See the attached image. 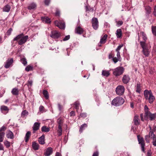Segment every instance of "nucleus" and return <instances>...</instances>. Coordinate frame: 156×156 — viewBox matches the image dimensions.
<instances>
[{
  "mask_svg": "<svg viewBox=\"0 0 156 156\" xmlns=\"http://www.w3.org/2000/svg\"><path fill=\"white\" fill-rule=\"evenodd\" d=\"M140 44L143 49L142 52L143 54L145 56H148L150 52L149 49L151 48V47L148 46L146 42L143 41H140Z\"/></svg>",
  "mask_w": 156,
  "mask_h": 156,
  "instance_id": "nucleus-1",
  "label": "nucleus"
},
{
  "mask_svg": "<svg viewBox=\"0 0 156 156\" xmlns=\"http://www.w3.org/2000/svg\"><path fill=\"white\" fill-rule=\"evenodd\" d=\"M28 112L26 110L22 111L21 114V116L22 117H24L26 115H28Z\"/></svg>",
  "mask_w": 156,
  "mask_h": 156,
  "instance_id": "nucleus-40",
  "label": "nucleus"
},
{
  "mask_svg": "<svg viewBox=\"0 0 156 156\" xmlns=\"http://www.w3.org/2000/svg\"><path fill=\"white\" fill-rule=\"evenodd\" d=\"M122 31L121 29H118L116 30V35L117 37L120 38L122 36Z\"/></svg>",
  "mask_w": 156,
  "mask_h": 156,
  "instance_id": "nucleus-27",
  "label": "nucleus"
},
{
  "mask_svg": "<svg viewBox=\"0 0 156 156\" xmlns=\"http://www.w3.org/2000/svg\"><path fill=\"white\" fill-rule=\"evenodd\" d=\"M52 148L51 147H48L46 150L44 155L46 156H49L52 154Z\"/></svg>",
  "mask_w": 156,
  "mask_h": 156,
  "instance_id": "nucleus-13",
  "label": "nucleus"
},
{
  "mask_svg": "<svg viewBox=\"0 0 156 156\" xmlns=\"http://www.w3.org/2000/svg\"><path fill=\"white\" fill-rule=\"evenodd\" d=\"M44 107L41 105L39 107V111L41 112L43 111L44 109Z\"/></svg>",
  "mask_w": 156,
  "mask_h": 156,
  "instance_id": "nucleus-58",
  "label": "nucleus"
},
{
  "mask_svg": "<svg viewBox=\"0 0 156 156\" xmlns=\"http://www.w3.org/2000/svg\"><path fill=\"white\" fill-rule=\"evenodd\" d=\"M140 84H138L137 85V88L136 90V91L137 92H140Z\"/></svg>",
  "mask_w": 156,
  "mask_h": 156,
  "instance_id": "nucleus-46",
  "label": "nucleus"
},
{
  "mask_svg": "<svg viewBox=\"0 0 156 156\" xmlns=\"http://www.w3.org/2000/svg\"><path fill=\"white\" fill-rule=\"evenodd\" d=\"M12 30V29L11 28L9 29L7 32V34L8 35H10L11 34Z\"/></svg>",
  "mask_w": 156,
  "mask_h": 156,
  "instance_id": "nucleus-56",
  "label": "nucleus"
},
{
  "mask_svg": "<svg viewBox=\"0 0 156 156\" xmlns=\"http://www.w3.org/2000/svg\"><path fill=\"white\" fill-rule=\"evenodd\" d=\"M32 147L33 149L35 150H37L39 149L38 144L35 142H32Z\"/></svg>",
  "mask_w": 156,
  "mask_h": 156,
  "instance_id": "nucleus-24",
  "label": "nucleus"
},
{
  "mask_svg": "<svg viewBox=\"0 0 156 156\" xmlns=\"http://www.w3.org/2000/svg\"><path fill=\"white\" fill-rule=\"evenodd\" d=\"M45 136L44 135L39 137L38 139V141L40 144L43 145L45 144Z\"/></svg>",
  "mask_w": 156,
  "mask_h": 156,
  "instance_id": "nucleus-18",
  "label": "nucleus"
},
{
  "mask_svg": "<svg viewBox=\"0 0 156 156\" xmlns=\"http://www.w3.org/2000/svg\"><path fill=\"white\" fill-rule=\"evenodd\" d=\"M10 9V7L9 5H5L3 8V11L6 12H9Z\"/></svg>",
  "mask_w": 156,
  "mask_h": 156,
  "instance_id": "nucleus-33",
  "label": "nucleus"
},
{
  "mask_svg": "<svg viewBox=\"0 0 156 156\" xmlns=\"http://www.w3.org/2000/svg\"><path fill=\"white\" fill-rule=\"evenodd\" d=\"M41 130L42 132H48L50 131V128L46 126H44L41 127Z\"/></svg>",
  "mask_w": 156,
  "mask_h": 156,
  "instance_id": "nucleus-28",
  "label": "nucleus"
},
{
  "mask_svg": "<svg viewBox=\"0 0 156 156\" xmlns=\"http://www.w3.org/2000/svg\"><path fill=\"white\" fill-rule=\"evenodd\" d=\"M112 60L115 63H116L119 61L118 58H117L116 57L113 58Z\"/></svg>",
  "mask_w": 156,
  "mask_h": 156,
  "instance_id": "nucleus-54",
  "label": "nucleus"
},
{
  "mask_svg": "<svg viewBox=\"0 0 156 156\" xmlns=\"http://www.w3.org/2000/svg\"><path fill=\"white\" fill-rule=\"evenodd\" d=\"M70 36L69 35L66 36L63 39V41H67L70 38Z\"/></svg>",
  "mask_w": 156,
  "mask_h": 156,
  "instance_id": "nucleus-48",
  "label": "nucleus"
},
{
  "mask_svg": "<svg viewBox=\"0 0 156 156\" xmlns=\"http://www.w3.org/2000/svg\"><path fill=\"white\" fill-rule=\"evenodd\" d=\"M28 38V36H24L23 34L17 36L13 39V41H18V43L20 45H22L25 43Z\"/></svg>",
  "mask_w": 156,
  "mask_h": 156,
  "instance_id": "nucleus-2",
  "label": "nucleus"
},
{
  "mask_svg": "<svg viewBox=\"0 0 156 156\" xmlns=\"http://www.w3.org/2000/svg\"><path fill=\"white\" fill-rule=\"evenodd\" d=\"M139 144L140 145L142 151L143 152L144 151L145 142L144 138L141 137L140 135H138L137 136Z\"/></svg>",
  "mask_w": 156,
  "mask_h": 156,
  "instance_id": "nucleus-8",
  "label": "nucleus"
},
{
  "mask_svg": "<svg viewBox=\"0 0 156 156\" xmlns=\"http://www.w3.org/2000/svg\"><path fill=\"white\" fill-rule=\"evenodd\" d=\"M40 123L39 122H35L33 126V129L34 131V133H35V131L39 129L40 126Z\"/></svg>",
  "mask_w": 156,
  "mask_h": 156,
  "instance_id": "nucleus-16",
  "label": "nucleus"
},
{
  "mask_svg": "<svg viewBox=\"0 0 156 156\" xmlns=\"http://www.w3.org/2000/svg\"><path fill=\"white\" fill-rule=\"evenodd\" d=\"M87 115V114L85 113H81L80 115V116L83 118L86 117Z\"/></svg>",
  "mask_w": 156,
  "mask_h": 156,
  "instance_id": "nucleus-49",
  "label": "nucleus"
},
{
  "mask_svg": "<svg viewBox=\"0 0 156 156\" xmlns=\"http://www.w3.org/2000/svg\"><path fill=\"white\" fill-rule=\"evenodd\" d=\"M117 52V58H118V60L119 61H121V56L120 55V53L119 51H116Z\"/></svg>",
  "mask_w": 156,
  "mask_h": 156,
  "instance_id": "nucleus-47",
  "label": "nucleus"
},
{
  "mask_svg": "<svg viewBox=\"0 0 156 156\" xmlns=\"http://www.w3.org/2000/svg\"><path fill=\"white\" fill-rule=\"evenodd\" d=\"M92 156H98V151L94 152L93 153Z\"/></svg>",
  "mask_w": 156,
  "mask_h": 156,
  "instance_id": "nucleus-59",
  "label": "nucleus"
},
{
  "mask_svg": "<svg viewBox=\"0 0 156 156\" xmlns=\"http://www.w3.org/2000/svg\"><path fill=\"white\" fill-rule=\"evenodd\" d=\"M6 136L8 138L13 139L14 138V136L12 132L10 130H8L6 133Z\"/></svg>",
  "mask_w": 156,
  "mask_h": 156,
  "instance_id": "nucleus-17",
  "label": "nucleus"
},
{
  "mask_svg": "<svg viewBox=\"0 0 156 156\" xmlns=\"http://www.w3.org/2000/svg\"><path fill=\"white\" fill-rule=\"evenodd\" d=\"M43 94L45 98L47 99L49 98V95L48 92L46 90H44L43 91Z\"/></svg>",
  "mask_w": 156,
  "mask_h": 156,
  "instance_id": "nucleus-35",
  "label": "nucleus"
},
{
  "mask_svg": "<svg viewBox=\"0 0 156 156\" xmlns=\"http://www.w3.org/2000/svg\"><path fill=\"white\" fill-rule=\"evenodd\" d=\"M107 36V35L105 34L101 38L100 42L101 44H104L106 42Z\"/></svg>",
  "mask_w": 156,
  "mask_h": 156,
  "instance_id": "nucleus-21",
  "label": "nucleus"
},
{
  "mask_svg": "<svg viewBox=\"0 0 156 156\" xmlns=\"http://www.w3.org/2000/svg\"><path fill=\"white\" fill-rule=\"evenodd\" d=\"M57 122L58 124V129L57 132L58 133V135L60 136L62 134V126L63 123V120L62 118H60L57 120Z\"/></svg>",
  "mask_w": 156,
  "mask_h": 156,
  "instance_id": "nucleus-6",
  "label": "nucleus"
},
{
  "mask_svg": "<svg viewBox=\"0 0 156 156\" xmlns=\"http://www.w3.org/2000/svg\"><path fill=\"white\" fill-rule=\"evenodd\" d=\"M123 46L122 45H120L119 46L117 49H116V51H119V50L121 49V48Z\"/></svg>",
  "mask_w": 156,
  "mask_h": 156,
  "instance_id": "nucleus-50",
  "label": "nucleus"
},
{
  "mask_svg": "<svg viewBox=\"0 0 156 156\" xmlns=\"http://www.w3.org/2000/svg\"><path fill=\"white\" fill-rule=\"evenodd\" d=\"M83 30L80 27H79L76 29V32L79 34H81L83 33Z\"/></svg>",
  "mask_w": 156,
  "mask_h": 156,
  "instance_id": "nucleus-29",
  "label": "nucleus"
},
{
  "mask_svg": "<svg viewBox=\"0 0 156 156\" xmlns=\"http://www.w3.org/2000/svg\"><path fill=\"white\" fill-rule=\"evenodd\" d=\"M145 138V140L146 141V142L148 143H149V136L147 135L146 136Z\"/></svg>",
  "mask_w": 156,
  "mask_h": 156,
  "instance_id": "nucleus-51",
  "label": "nucleus"
},
{
  "mask_svg": "<svg viewBox=\"0 0 156 156\" xmlns=\"http://www.w3.org/2000/svg\"><path fill=\"white\" fill-rule=\"evenodd\" d=\"M155 100V98L153 95L150 98H148V99H147L148 100V101L149 103L150 104H152L153 103L154 100Z\"/></svg>",
  "mask_w": 156,
  "mask_h": 156,
  "instance_id": "nucleus-36",
  "label": "nucleus"
},
{
  "mask_svg": "<svg viewBox=\"0 0 156 156\" xmlns=\"http://www.w3.org/2000/svg\"><path fill=\"white\" fill-rule=\"evenodd\" d=\"M92 25L94 29L97 30L98 27V19L96 18H94L92 19Z\"/></svg>",
  "mask_w": 156,
  "mask_h": 156,
  "instance_id": "nucleus-9",
  "label": "nucleus"
},
{
  "mask_svg": "<svg viewBox=\"0 0 156 156\" xmlns=\"http://www.w3.org/2000/svg\"><path fill=\"white\" fill-rule=\"evenodd\" d=\"M5 133L4 132H0V142L3 141Z\"/></svg>",
  "mask_w": 156,
  "mask_h": 156,
  "instance_id": "nucleus-37",
  "label": "nucleus"
},
{
  "mask_svg": "<svg viewBox=\"0 0 156 156\" xmlns=\"http://www.w3.org/2000/svg\"><path fill=\"white\" fill-rule=\"evenodd\" d=\"M31 135V132L28 131L26 134V135L25 137V140L26 142H27L28 141Z\"/></svg>",
  "mask_w": 156,
  "mask_h": 156,
  "instance_id": "nucleus-23",
  "label": "nucleus"
},
{
  "mask_svg": "<svg viewBox=\"0 0 156 156\" xmlns=\"http://www.w3.org/2000/svg\"><path fill=\"white\" fill-rule=\"evenodd\" d=\"M146 13L147 14H149L151 12V8L149 6H147L145 7Z\"/></svg>",
  "mask_w": 156,
  "mask_h": 156,
  "instance_id": "nucleus-34",
  "label": "nucleus"
},
{
  "mask_svg": "<svg viewBox=\"0 0 156 156\" xmlns=\"http://www.w3.org/2000/svg\"><path fill=\"white\" fill-rule=\"evenodd\" d=\"M36 4L34 3H32L29 5L28 9L30 10H34L36 9Z\"/></svg>",
  "mask_w": 156,
  "mask_h": 156,
  "instance_id": "nucleus-20",
  "label": "nucleus"
},
{
  "mask_svg": "<svg viewBox=\"0 0 156 156\" xmlns=\"http://www.w3.org/2000/svg\"><path fill=\"white\" fill-rule=\"evenodd\" d=\"M124 102V100L123 98L120 97H117L112 100V104L115 106H118L122 105Z\"/></svg>",
  "mask_w": 156,
  "mask_h": 156,
  "instance_id": "nucleus-4",
  "label": "nucleus"
},
{
  "mask_svg": "<svg viewBox=\"0 0 156 156\" xmlns=\"http://www.w3.org/2000/svg\"><path fill=\"white\" fill-rule=\"evenodd\" d=\"M19 90L16 88H13L12 91L11 93L13 95H17L18 94Z\"/></svg>",
  "mask_w": 156,
  "mask_h": 156,
  "instance_id": "nucleus-22",
  "label": "nucleus"
},
{
  "mask_svg": "<svg viewBox=\"0 0 156 156\" xmlns=\"http://www.w3.org/2000/svg\"><path fill=\"white\" fill-rule=\"evenodd\" d=\"M116 23L117 26L119 27L122 25L123 24V22L122 21H116Z\"/></svg>",
  "mask_w": 156,
  "mask_h": 156,
  "instance_id": "nucleus-45",
  "label": "nucleus"
},
{
  "mask_svg": "<svg viewBox=\"0 0 156 156\" xmlns=\"http://www.w3.org/2000/svg\"><path fill=\"white\" fill-rule=\"evenodd\" d=\"M151 29L153 34L156 36V26H152Z\"/></svg>",
  "mask_w": 156,
  "mask_h": 156,
  "instance_id": "nucleus-42",
  "label": "nucleus"
},
{
  "mask_svg": "<svg viewBox=\"0 0 156 156\" xmlns=\"http://www.w3.org/2000/svg\"><path fill=\"white\" fill-rule=\"evenodd\" d=\"M140 35L144 41V42H145L147 40V37L146 34L144 32H141L140 33Z\"/></svg>",
  "mask_w": 156,
  "mask_h": 156,
  "instance_id": "nucleus-26",
  "label": "nucleus"
},
{
  "mask_svg": "<svg viewBox=\"0 0 156 156\" xmlns=\"http://www.w3.org/2000/svg\"><path fill=\"white\" fill-rule=\"evenodd\" d=\"M61 35L60 33L57 31L54 30L51 31L50 37L53 38H58Z\"/></svg>",
  "mask_w": 156,
  "mask_h": 156,
  "instance_id": "nucleus-11",
  "label": "nucleus"
},
{
  "mask_svg": "<svg viewBox=\"0 0 156 156\" xmlns=\"http://www.w3.org/2000/svg\"><path fill=\"white\" fill-rule=\"evenodd\" d=\"M149 127L150 128V133H149V137H151V138H154V137L155 135L153 133V132L152 131V128L150 126H149Z\"/></svg>",
  "mask_w": 156,
  "mask_h": 156,
  "instance_id": "nucleus-32",
  "label": "nucleus"
},
{
  "mask_svg": "<svg viewBox=\"0 0 156 156\" xmlns=\"http://www.w3.org/2000/svg\"><path fill=\"white\" fill-rule=\"evenodd\" d=\"M41 20L43 22H44L45 23H50L51 22L50 19L47 17H41Z\"/></svg>",
  "mask_w": 156,
  "mask_h": 156,
  "instance_id": "nucleus-25",
  "label": "nucleus"
},
{
  "mask_svg": "<svg viewBox=\"0 0 156 156\" xmlns=\"http://www.w3.org/2000/svg\"><path fill=\"white\" fill-rule=\"evenodd\" d=\"M125 90V88L122 85H119L116 89V93L119 95H122L124 92Z\"/></svg>",
  "mask_w": 156,
  "mask_h": 156,
  "instance_id": "nucleus-7",
  "label": "nucleus"
},
{
  "mask_svg": "<svg viewBox=\"0 0 156 156\" xmlns=\"http://www.w3.org/2000/svg\"><path fill=\"white\" fill-rule=\"evenodd\" d=\"M124 71V69L123 67L119 66L113 69V73L114 75L117 76L122 74Z\"/></svg>",
  "mask_w": 156,
  "mask_h": 156,
  "instance_id": "nucleus-5",
  "label": "nucleus"
},
{
  "mask_svg": "<svg viewBox=\"0 0 156 156\" xmlns=\"http://www.w3.org/2000/svg\"><path fill=\"white\" fill-rule=\"evenodd\" d=\"M33 67L30 65L28 66L25 69V70L27 72L30 71L32 70H33Z\"/></svg>",
  "mask_w": 156,
  "mask_h": 156,
  "instance_id": "nucleus-41",
  "label": "nucleus"
},
{
  "mask_svg": "<svg viewBox=\"0 0 156 156\" xmlns=\"http://www.w3.org/2000/svg\"><path fill=\"white\" fill-rule=\"evenodd\" d=\"M22 63L24 64V65H25L27 64V62L26 60V59L25 58H23L21 59Z\"/></svg>",
  "mask_w": 156,
  "mask_h": 156,
  "instance_id": "nucleus-43",
  "label": "nucleus"
},
{
  "mask_svg": "<svg viewBox=\"0 0 156 156\" xmlns=\"http://www.w3.org/2000/svg\"><path fill=\"white\" fill-rule=\"evenodd\" d=\"M154 10L153 14H154V15L155 16H156V6H155V7H154Z\"/></svg>",
  "mask_w": 156,
  "mask_h": 156,
  "instance_id": "nucleus-62",
  "label": "nucleus"
},
{
  "mask_svg": "<svg viewBox=\"0 0 156 156\" xmlns=\"http://www.w3.org/2000/svg\"><path fill=\"white\" fill-rule=\"evenodd\" d=\"M144 111L145 112V117L147 119H149L150 120H153L155 119L156 118V114H152L149 111V108L147 105L144 106Z\"/></svg>",
  "mask_w": 156,
  "mask_h": 156,
  "instance_id": "nucleus-3",
  "label": "nucleus"
},
{
  "mask_svg": "<svg viewBox=\"0 0 156 156\" xmlns=\"http://www.w3.org/2000/svg\"><path fill=\"white\" fill-rule=\"evenodd\" d=\"M55 156H62V155L59 152H57L55 154Z\"/></svg>",
  "mask_w": 156,
  "mask_h": 156,
  "instance_id": "nucleus-64",
  "label": "nucleus"
},
{
  "mask_svg": "<svg viewBox=\"0 0 156 156\" xmlns=\"http://www.w3.org/2000/svg\"><path fill=\"white\" fill-rule=\"evenodd\" d=\"M130 78L128 75H124L122 78V81L125 84H127L130 80Z\"/></svg>",
  "mask_w": 156,
  "mask_h": 156,
  "instance_id": "nucleus-14",
  "label": "nucleus"
},
{
  "mask_svg": "<svg viewBox=\"0 0 156 156\" xmlns=\"http://www.w3.org/2000/svg\"><path fill=\"white\" fill-rule=\"evenodd\" d=\"M4 147L2 144L0 143V150H3Z\"/></svg>",
  "mask_w": 156,
  "mask_h": 156,
  "instance_id": "nucleus-60",
  "label": "nucleus"
},
{
  "mask_svg": "<svg viewBox=\"0 0 156 156\" xmlns=\"http://www.w3.org/2000/svg\"><path fill=\"white\" fill-rule=\"evenodd\" d=\"M152 129L153 132L156 131V126H154L153 127Z\"/></svg>",
  "mask_w": 156,
  "mask_h": 156,
  "instance_id": "nucleus-63",
  "label": "nucleus"
},
{
  "mask_svg": "<svg viewBox=\"0 0 156 156\" xmlns=\"http://www.w3.org/2000/svg\"><path fill=\"white\" fill-rule=\"evenodd\" d=\"M32 81L31 80H29L28 82V86L29 87V86L31 87L32 85Z\"/></svg>",
  "mask_w": 156,
  "mask_h": 156,
  "instance_id": "nucleus-53",
  "label": "nucleus"
},
{
  "mask_svg": "<svg viewBox=\"0 0 156 156\" xmlns=\"http://www.w3.org/2000/svg\"><path fill=\"white\" fill-rule=\"evenodd\" d=\"M87 127V125L86 123H84V124L81 125L80 127V129L79 130V132L81 133L85 129V128H86Z\"/></svg>",
  "mask_w": 156,
  "mask_h": 156,
  "instance_id": "nucleus-30",
  "label": "nucleus"
},
{
  "mask_svg": "<svg viewBox=\"0 0 156 156\" xmlns=\"http://www.w3.org/2000/svg\"><path fill=\"white\" fill-rule=\"evenodd\" d=\"M5 129V126H2L0 129V132H4Z\"/></svg>",
  "mask_w": 156,
  "mask_h": 156,
  "instance_id": "nucleus-52",
  "label": "nucleus"
},
{
  "mask_svg": "<svg viewBox=\"0 0 156 156\" xmlns=\"http://www.w3.org/2000/svg\"><path fill=\"white\" fill-rule=\"evenodd\" d=\"M13 61L12 58L8 59L4 66L5 67L6 69L8 68L12 64Z\"/></svg>",
  "mask_w": 156,
  "mask_h": 156,
  "instance_id": "nucleus-15",
  "label": "nucleus"
},
{
  "mask_svg": "<svg viewBox=\"0 0 156 156\" xmlns=\"http://www.w3.org/2000/svg\"><path fill=\"white\" fill-rule=\"evenodd\" d=\"M133 121L134 124L136 125H138L140 123V119L139 116L137 115L135 116Z\"/></svg>",
  "mask_w": 156,
  "mask_h": 156,
  "instance_id": "nucleus-19",
  "label": "nucleus"
},
{
  "mask_svg": "<svg viewBox=\"0 0 156 156\" xmlns=\"http://www.w3.org/2000/svg\"><path fill=\"white\" fill-rule=\"evenodd\" d=\"M102 75L103 76L108 77L110 75V73L108 71L104 70L102 71Z\"/></svg>",
  "mask_w": 156,
  "mask_h": 156,
  "instance_id": "nucleus-31",
  "label": "nucleus"
},
{
  "mask_svg": "<svg viewBox=\"0 0 156 156\" xmlns=\"http://www.w3.org/2000/svg\"><path fill=\"white\" fill-rule=\"evenodd\" d=\"M58 107L59 110L60 111H61L63 108L62 107V106H61L60 104H58Z\"/></svg>",
  "mask_w": 156,
  "mask_h": 156,
  "instance_id": "nucleus-57",
  "label": "nucleus"
},
{
  "mask_svg": "<svg viewBox=\"0 0 156 156\" xmlns=\"http://www.w3.org/2000/svg\"><path fill=\"white\" fill-rule=\"evenodd\" d=\"M144 96L146 100L148 99L150 97H151L153 95L151 90H145L144 93Z\"/></svg>",
  "mask_w": 156,
  "mask_h": 156,
  "instance_id": "nucleus-10",
  "label": "nucleus"
},
{
  "mask_svg": "<svg viewBox=\"0 0 156 156\" xmlns=\"http://www.w3.org/2000/svg\"><path fill=\"white\" fill-rule=\"evenodd\" d=\"M79 105L80 104L78 102H76L74 103V105H75V108L76 109L77 111H78V110L79 108Z\"/></svg>",
  "mask_w": 156,
  "mask_h": 156,
  "instance_id": "nucleus-44",
  "label": "nucleus"
},
{
  "mask_svg": "<svg viewBox=\"0 0 156 156\" xmlns=\"http://www.w3.org/2000/svg\"><path fill=\"white\" fill-rule=\"evenodd\" d=\"M55 24L61 29H64L65 27L64 23L63 21H55Z\"/></svg>",
  "mask_w": 156,
  "mask_h": 156,
  "instance_id": "nucleus-12",
  "label": "nucleus"
},
{
  "mask_svg": "<svg viewBox=\"0 0 156 156\" xmlns=\"http://www.w3.org/2000/svg\"><path fill=\"white\" fill-rule=\"evenodd\" d=\"M4 143L6 148H8L10 147V143L7 140H5L4 142Z\"/></svg>",
  "mask_w": 156,
  "mask_h": 156,
  "instance_id": "nucleus-39",
  "label": "nucleus"
},
{
  "mask_svg": "<svg viewBox=\"0 0 156 156\" xmlns=\"http://www.w3.org/2000/svg\"><path fill=\"white\" fill-rule=\"evenodd\" d=\"M50 0H45L44 3L45 5H48L50 3Z\"/></svg>",
  "mask_w": 156,
  "mask_h": 156,
  "instance_id": "nucleus-55",
  "label": "nucleus"
},
{
  "mask_svg": "<svg viewBox=\"0 0 156 156\" xmlns=\"http://www.w3.org/2000/svg\"><path fill=\"white\" fill-rule=\"evenodd\" d=\"M70 114L71 116H73L75 115V112L74 111H71L70 112Z\"/></svg>",
  "mask_w": 156,
  "mask_h": 156,
  "instance_id": "nucleus-61",
  "label": "nucleus"
},
{
  "mask_svg": "<svg viewBox=\"0 0 156 156\" xmlns=\"http://www.w3.org/2000/svg\"><path fill=\"white\" fill-rule=\"evenodd\" d=\"M1 109L2 112L3 111H6L8 112L9 110L7 106L4 105H3L1 106Z\"/></svg>",
  "mask_w": 156,
  "mask_h": 156,
  "instance_id": "nucleus-38",
  "label": "nucleus"
}]
</instances>
